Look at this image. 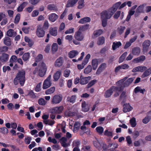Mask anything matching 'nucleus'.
Wrapping results in <instances>:
<instances>
[{
  "label": "nucleus",
  "mask_w": 151,
  "mask_h": 151,
  "mask_svg": "<svg viewBox=\"0 0 151 151\" xmlns=\"http://www.w3.org/2000/svg\"><path fill=\"white\" fill-rule=\"evenodd\" d=\"M126 141L127 142V144L129 146L132 143V141L130 137L128 136L126 137Z\"/></svg>",
  "instance_id": "nucleus-59"
},
{
  "label": "nucleus",
  "mask_w": 151,
  "mask_h": 151,
  "mask_svg": "<svg viewBox=\"0 0 151 151\" xmlns=\"http://www.w3.org/2000/svg\"><path fill=\"white\" fill-rule=\"evenodd\" d=\"M85 5L84 0H80L78 3V8L82 9L85 6Z\"/></svg>",
  "instance_id": "nucleus-39"
},
{
  "label": "nucleus",
  "mask_w": 151,
  "mask_h": 151,
  "mask_svg": "<svg viewBox=\"0 0 151 151\" xmlns=\"http://www.w3.org/2000/svg\"><path fill=\"white\" fill-rule=\"evenodd\" d=\"M123 111L125 113L130 111L133 109V108L129 103L124 104L123 106Z\"/></svg>",
  "instance_id": "nucleus-13"
},
{
  "label": "nucleus",
  "mask_w": 151,
  "mask_h": 151,
  "mask_svg": "<svg viewBox=\"0 0 151 151\" xmlns=\"http://www.w3.org/2000/svg\"><path fill=\"white\" fill-rule=\"evenodd\" d=\"M78 0H69L66 4L67 7L73 6L77 2Z\"/></svg>",
  "instance_id": "nucleus-19"
},
{
  "label": "nucleus",
  "mask_w": 151,
  "mask_h": 151,
  "mask_svg": "<svg viewBox=\"0 0 151 151\" xmlns=\"http://www.w3.org/2000/svg\"><path fill=\"white\" fill-rule=\"evenodd\" d=\"M58 49V45L56 43H54L52 46V53L55 52Z\"/></svg>",
  "instance_id": "nucleus-49"
},
{
  "label": "nucleus",
  "mask_w": 151,
  "mask_h": 151,
  "mask_svg": "<svg viewBox=\"0 0 151 151\" xmlns=\"http://www.w3.org/2000/svg\"><path fill=\"white\" fill-rule=\"evenodd\" d=\"M92 68L90 65H88L87 67L85 69L84 73L86 74H88L90 73L92 70Z\"/></svg>",
  "instance_id": "nucleus-50"
},
{
  "label": "nucleus",
  "mask_w": 151,
  "mask_h": 151,
  "mask_svg": "<svg viewBox=\"0 0 151 151\" xmlns=\"http://www.w3.org/2000/svg\"><path fill=\"white\" fill-rule=\"evenodd\" d=\"M23 50V48H20L15 50V53L17 54H19L20 55H21L23 54L22 51Z\"/></svg>",
  "instance_id": "nucleus-60"
},
{
  "label": "nucleus",
  "mask_w": 151,
  "mask_h": 151,
  "mask_svg": "<svg viewBox=\"0 0 151 151\" xmlns=\"http://www.w3.org/2000/svg\"><path fill=\"white\" fill-rule=\"evenodd\" d=\"M30 57V54L28 52L24 53L22 57L23 60L24 61H28Z\"/></svg>",
  "instance_id": "nucleus-45"
},
{
  "label": "nucleus",
  "mask_w": 151,
  "mask_h": 151,
  "mask_svg": "<svg viewBox=\"0 0 151 151\" xmlns=\"http://www.w3.org/2000/svg\"><path fill=\"white\" fill-rule=\"evenodd\" d=\"M114 130L111 128H107L105 131L104 134L105 135L109 137H112L113 135Z\"/></svg>",
  "instance_id": "nucleus-12"
},
{
  "label": "nucleus",
  "mask_w": 151,
  "mask_h": 151,
  "mask_svg": "<svg viewBox=\"0 0 151 151\" xmlns=\"http://www.w3.org/2000/svg\"><path fill=\"white\" fill-rule=\"evenodd\" d=\"M85 53L84 52H82L81 54V56L79 58L78 60L75 59H73L72 60V61L73 62H77L78 61H81L83 58L84 56Z\"/></svg>",
  "instance_id": "nucleus-56"
},
{
  "label": "nucleus",
  "mask_w": 151,
  "mask_h": 151,
  "mask_svg": "<svg viewBox=\"0 0 151 151\" xmlns=\"http://www.w3.org/2000/svg\"><path fill=\"white\" fill-rule=\"evenodd\" d=\"M67 139L65 137H63L60 140V143L62 146L63 147H66L68 146V145L66 143Z\"/></svg>",
  "instance_id": "nucleus-31"
},
{
  "label": "nucleus",
  "mask_w": 151,
  "mask_h": 151,
  "mask_svg": "<svg viewBox=\"0 0 151 151\" xmlns=\"http://www.w3.org/2000/svg\"><path fill=\"white\" fill-rule=\"evenodd\" d=\"M92 68L93 70H95L97 68L99 64V61L98 59H93L91 62Z\"/></svg>",
  "instance_id": "nucleus-18"
},
{
  "label": "nucleus",
  "mask_w": 151,
  "mask_h": 151,
  "mask_svg": "<svg viewBox=\"0 0 151 151\" xmlns=\"http://www.w3.org/2000/svg\"><path fill=\"white\" fill-rule=\"evenodd\" d=\"M120 91L118 86H112L105 92L104 96L106 98H109L113 92H115L114 96L117 97L119 95Z\"/></svg>",
  "instance_id": "nucleus-3"
},
{
  "label": "nucleus",
  "mask_w": 151,
  "mask_h": 151,
  "mask_svg": "<svg viewBox=\"0 0 151 151\" xmlns=\"http://www.w3.org/2000/svg\"><path fill=\"white\" fill-rule=\"evenodd\" d=\"M63 110V106H57L52 109V112L53 113L58 114L61 113Z\"/></svg>",
  "instance_id": "nucleus-15"
},
{
  "label": "nucleus",
  "mask_w": 151,
  "mask_h": 151,
  "mask_svg": "<svg viewBox=\"0 0 151 151\" xmlns=\"http://www.w3.org/2000/svg\"><path fill=\"white\" fill-rule=\"evenodd\" d=\"M105 42V38L104 37H99L97 41V44L100 45L103 44Z\"/></svg>",
  "instance_id": "nucleus-44"
},
{
  "label": "nucleus",
  "mask_w": 151,
  "mask_h": 151,
  "mask_svg": "<svg viewBox=\"0 0 151 151\" xmlns=\"http://www.w3.org/2000/svg\"><path fill=\"white\" fill-rule=\"evenodd\" d=\"M122 45V43L120 42H115L113 43L112 49L113 50H115L118 48Z\"/></svg>",
  "instance_id": "nucleus-26"
},
{
  "label": "nucleus",
  "mask_w": 151,
  "mask_h": 151,
  "mask_svg": "<svg viewBox=\"0 0 151 151\" xmlns=\"http://www.w3.org/2000/svg\"><path fill=\"white\" fill-rule=\"evenodd\" d=\"M61 73V71L59 70L57 71L54 75L53 77L54 81H57L59 78Z\"/></svg>",
  "instance_id": "nucleus-27"
},
{
  "label": "nucleus",
  "mask_w": 151,
  "mask_h": 151,
  "mask_svg": "<svg viewBox=\"0 0 151 151\" xmlns=\"http://www.w3.org/2000/svg\"><path fill=\"white\" fill-rule=\"evenodd\" d=\"M120 4V2H118L114 4L108 10L112 16L118 9Z\"/></svg>",
  "instance_id": "nucleus-7"
},
{
  "label": "nucleus",
  "mask_w": 151,
  "mask_h": 151,
  "mask_svg": "<svg viewBox=\"0 0 151 151\" xmlns=\"http://www.w3.org/2000/svg\"><path fill=\"white\" fill-rule=\"evenodd\" d=\"M145 59V56L144 55H142L138 58L134 59L133 61L134 62L137 63L142 62L144 61Z\"/></svg>",
  "instance_id": "nucleus-32"
},
{
  "label": "nucleus",
  "mask_w": 151,
  "mask_h": 151,
  "mask_svg": "<svg viewBox=\"0 0 151 151\" xmlns=\"http://www.w3.org/2000/svg\"><path fill=\"white\" fill-rule=\"evenodd\" d=\"M79 52L76 50H73L70 51L68 54V56L70 58H73L77 56Z\"/></svg>",
  "instance_id": "nucleus-20"
},
{
  "label": "nucleus",
  "mask_w": 151,
  "mask_h": 151,
  "mask_svg": "<svg viewBox=\"0 0 151 151\" xmlns=\"http://www.w3.org/2000/svg\"><path fill=\"white\" fill-rule=\"evenodd\" d=\"M106 67V64L105 63L101 64L97 69L96 73V74H99Z\"/></svg>",
  "instance_id": "nucleus-25"
},
{
  "label": "nucleus",
  "mask_w": 151,
  "mask_h": 151,
  "mask_svg": "<svg viewBox=\"0 0 151 151\" xmlns=\"http://www.w3.org/2000/svg\"><path fill=\"white\" fill-rule=\"evenodd\" d=\"M150 45V42L149 40L145 41L142 45L143 52L144 53L147 52L148 50L149 47Z\"/></svg>",
  "instance_id": "nucleus-11"
},
{
  "label": "nucleus",
  "mask_w": 151,
  "mask_h": 151,
  "mask_svg": "<svg viewBox=\"0 0 151 151\" xmlns=\"http://www.w3.org/2000/svg\"><path fill=\"white\" fill-rule=\"evenodd\" d=\"M129 123L132 127H135L137 124L136 119L133 117L130 120Z\"/></svg>",
  "instance_id": "nucleus-46"
},
{
  "label": "nucleus",
  "mask_w": 151,
  "mask_h": 151,
  "mask_svg": "<svg viewBox=\"0 0 151 151\" xmlns=\"http://www.w3.org/2000/svg\"><path fill=\"white\" fill-rule=\"evenodd\" d=\"M126 27L124 26H120L117 28V31L121 35L123 33Z\"/></svg>",
  "instance_id": "nucleus-55"
},
{
  "label": "nucleus",
  "mask_w": 151,
  "mask_h": 151,
  "mask_svg": "<svg viewBox=\"0 0 151 151\" xmlns=\"http://www.w3.org/2000/svg\"><path fill=\"white\" fill-rule=\"evenodd\" d=\"M47 9L51 11L55 10H56L57 8L54 4H50L48 5Z\"/></svg>",
  "instance_id": "nucleus-54"
},
{
  "label": "nucleus",
  "mask_w": 151,
  "mask_h": 151,
  "mask_svg": "<svg viewBox=\"0 0 151 151\" xmlns=\"http://www.w3.org/2000/svg\"><path fill=\"white\" fill-rule=\"evenodd\" d=\"M28 3L27 2H24L21 4L17 8V11L18 12H22L23 9L25 6L27 5Z\"/></svg>",
  "instance_id": "nucleus-34"
},
{
  "label": "nucleus",
  "mask_w": 151,
  "mask_h": 151,
  "mask_svg": "<svg viewBox=\"0 0 151 151\" xmlns=\"http://www.w3.org/2000/svg\"><path fill=\"white\" fill-rule=\"evenodd\" d=\"M4 44L8 46H10L11 44L10 38L8 37H5L3 39Z\"/></svg>",
  "instance_id": "nucleus-30"
},
{
  "label": "nucleus",
  "mask_w": 151,
  "mask_h": 151,
  "mask_svg": "<svg viewBox=\"0 0 151 151\" xmlns=\"http://www.w3.org/2000/svg\"><path fill=\"white\" fill-rule=\"evenodd\" d=\"M121 14V11H117L114 14L113 17L114 19H117L119 17Z\"/></svg>",
  "instance_id": "nucleus-62"
},
{
  "label": "nucleus",
  "mask_w": 151,
  "mask_h": 151,
  "mask_svg": "<svg viewBox=\"0 0 151 151\" xmlns=\"http://www.w3.org/2000/svg\"><path fill=\"white\" fill-rule=\"evenodd\" d=\"M6 35L9 37H14L16 35V32L12 29H9L7 32Z\"/></svg>",
  "instance_id": "nucleus-33"
},
{
  "label": "nucleus",
  "mask_w": 151,
  "mask_h": 151,
  "mask_svg": "<svg viewBox=\"0 0 151 151\" xmlns=\"http://www.w3.org/2000/svg\"><path fill=\"white\" fill-rule=\"evenodd\" d=\"M103 32V31L102 29H98L95 30L94 31L93 37V38H95L97 37L102 34Z\"/></svg>",
  "instance_id": "nucleus-29"
},
{
  "label": "nucleus",
  "mask_w": 151,
  "mask_h": 151,
  "mask_svg": "<svg viewBox=\"0 0 151 151\" xmlns=\"http://www.w3.org/2000/svg\"><path fill=\"white\" fill-rule=\"evenodd\" d=\"M50 34L53 36H56L58 34L57 28L56 27H51L50 29Z\"/></svg>",
  "instance_id": "nucleus-24"
},
{
  "label": "nucleus",
  "mask_w": 151,
  "mask_h": 151,
  "mask_svg": "<svg viewBox=\"0 0 151 151\" xmlns=\"http://www.w3.org/2000/svg\"><path fill=\"white\" fill-rule=\"evenodd\" d=\"M127 52H124L120 57L119 60V63L122 62L124 59L125 57L127 56Z\"/></svg>",
  "instance_id": "nucleus-57"
},
{
  "label": "nucleus",
  "mask_w": 151,
  "mask_h": 151,
  "mask_svg": "<svg viewBox=\"0 0 151 151\" xmlns=\"http://www.w3.org/2000/svg\"><path fill=\"white\" fill-rule=\"evenodd\" d=\"M96 132L100 134H102L104 131V129L103 127H98L96 128Z\"/></svg>",
  "instance_id": "nucleus-61"
},
{
  "label": "nucleus",
  "mask_w": 151,
  "mask_h": 151,
  "mask_svg": "<svg viewBox=\"0 0 151 151\" xmlns=\"http://www.w3.org/2000/svg\"><path fill=\"white\" fill-rule=\"evenodd\" d=\"M93 144L97 149L100 150H101V147L103 149L102 151H104V148H105L104 151H107L106 149V145L105 144L99 142L97 139H96L93 142Z\"/></svg>",
  "instance_id": "nucleus-4"
},
{
  "label": "nucleus",
  "mask_w": 151,
  "mask_h": 151,
  "mask_svg": "<svg viewBox=\"0 0 151 151\" xmlns=\"http://www.w3.org/2000/svg\"><path fill=\"white\" fill-rule=\"evenodd\" d=\"M91 19L90 18L88 17H86L82 18L78 21V23L80 24H85L87 22H90Z\"/></svg>",
  "instance_id": "nucleus-23"
},
{
  "label": "nucleus",
  "mask_w": 151,
  "mask_h": 151,
  "mask_svg": "<svg viewBox=\"0 0 151 151\" xmlns=\"http://www.w3.org/2000/svg\"><path fill=\"white\" fill-rule=\"evenodd\" d=\"M75 38L78 41H81L83 39V35L80 32L75 33L74 35Z\"/></svg>",
  "instance_id": "nucleus-21"
},
{
  "label": "nucleus",
  "mask_w": 151,
  "mask_h": 151,
  "mask_svg": "<svg viewBox=\"0 0 151 151\" xmlns=\"http://www.w3.org/2000/svg\"><path fill=\"white\" fill-rule=\"evenodd\" d=\"M62 97L60 95H55L52 98V103L57 104L59 103L62 101Z\"/></svg>",
  "instance_id": "nucleus-10"
},
{
  "label": "nucleus",
  "mask_w": 151,
  "mask_h": 151,
  "mask_svg": "<svg viewBox=\"0 0 151 151\" xmlns=\"http://www.w3.org/2000/svg\"><path fill=\"white\" fill-rule=\"evenodd\" d=\"M55 90V87H52L46 90L45 91V93L46 95L50 94L53 93Z\"/></svg>",
  "instance_id": "nucleus-42"
},
{
  "label": "nucleus",
  "mask_w": 151,
  "mask_h": 151,
  "mask_svg": "<svg viewBox=\"0 0 151 151\" xmlns=\"http://www.w3.org/2000/svg\"><path fill=\"white\" fill-rule=\"evenodd\" d=\"M36 34L39 37H42L44 36L45 32L41 25H39L37 26Z\"/></svg>",
  "instance_id": "nucleus-8"
},
{
  "label": "nucleus",
  "mask_w": 151,
  "mask_h": 151,
  "mask_svg": "<svg viewBox=\"0 0 151 151\" xmlns=\"http://www.w3.org/2000/svg\"><path fill=\"white\" fill-rule=\"evenodd\" d=\"M140 52V49L139 47H135L133 49L132 53L134 55H139Z\"/></svg>",
  "instance_id": "nucleus-41"
},
{
  "label": "nucleus",
  "mask_w": 151,
  "mask_h": 151,
  "mask_svg": "<svg viewBox=\"0 0 151 151\" xmlns=\"http://www.w3.org/2000/svg\"><path fill=\"white\" fill-rule=\"evenodd\" d=\"M63 62V58L62 57H60L56 60L55 64L56 66L59 67L62 65Z\"/></svg>",
  "instance_id": "nucleus-16"
},
{
  "label": "nucleus",
  "mask_w": 151,
  "mask_h": 151,
  "mask_svg": "<svg viewBox=\"0 0 151 151\" xmlns=\"http://www.w3.org/2000/svg\"><path fill=\"white\" fill-rule=\"evenodd\" d=\"M58 16L55 13H51L48 15V18L50 21L54 22L58 18Z\"/></svg>",
  "instance_id": "nucleus-17"
},
{
  "label": "nucleus",
  "mask_w": 151,
  "mask_h": 151,
  "mask_svg": "<svg viewBox=\"0 0 151 151\" xmlns=\"http://www.w3.org/2000/svg\"><path fill=\"white\" fill-rule=\"evenodd\" d=\"M52 80L51 76L49 75L45 79L43 83L42 88L43 89H46L50 87L52 85Z\"/></svg>",
  "instance_id": "nucleus-5"
},
{
  "label": "nucleus",
  "mask_w": 151,
  "mask_h": 151,
  "mask_svg": "<svg viewBox=\"0 0 151 151\" xmlns=\"http://www.w3.org/2000/svg\"><path fill=\"white\" fill-rule=\"evenodd\" d=\"M82 111L84 112L88 111L89 109V107L88 104L86 103L85 101H83L82 104Z\"/></svg>",
  "instance_id": "nucleus-22"
},
{
  "label": "nucleus",
  "mask_w": 151,
  "mask_h": 151,
  "mask_svg": "<svg viewBox=\"0 0 151 151\" xmlns=\"http://www.w3.org/2000/svg\"><path fill=\"white\" fill-rule=\"evenodd\" d=\"M101 19H110L112 17L111 14L108 10L102 12L100 14Z\"/></svg>",
  "instance_id": "nucleus-9"
},
{
  "label": "nucleus",
  "mask_w": 151,
  "mask_h": 151,
  "mask_svg": "<svg viewBox=\"0 0 151 151\" xmlns=\"http://www.w3.org/2000/svg\"><path fill=\"white\" fill-rule=\"evenodd\" d=\"M151 118V116H148V113L147 116L143 120L142 122L144 123L147 124Z\"/></svg>",
  "instance_id": "nucleus-58"
},
{
  "label": "nucleus",
  "mask_w": 151,
  "mask_h": 151,
  "mask_svg": "<svg viewBox=\"0 0 151 151\" xmlns=\"http://www.w3.org/2000/svg\"><path fill=\"white\" fill-rule=\"evenodd\" d=\"M65 40H68L70 42H71L73 39V37L71 35H68L65 36Z\"/></svg>",
  "instance_id": "nucleus-64"
},
{
  "label": "nucleus",
  "mask_w": 151,
  "mask_h": 151,
  "mask_svg": "<svg viewBox=\"0 0 151 151\" xmlns=\"http://www.w3.org/2000/svg\"><path fill=\"white\" fill-rule=\"evenodd\" d=\"M27 92L28 94L27 96H29L30 98L32 99H34L36 98V96L32 91H28Z\"/></svg>",
  "instance_id": "nucleus-51"
},
{
  "label": "nucleus",
  "mask_w": 151,
  "mask_h": 151,
  "mask_svg": "<svg viewBox=\"0 0 151 151\" xmlns=\"http://www.w3.org/2000/svg\"><path fill=\"white\" fill-rule=\"evenodd\" d=\"M146 6V4H143L139 6L136 9V12L137 13L143 12L144 8Z\"/></svg>",
  "instance_id": "nucleus-40"
},
{
  "label": "nucleus",
  "mask_w": 151,
  "mask_h": 151,
  "mask_svg": "<svg viewBox=\"0 0 151 151\" xmlns=\"http://www.w3.org/2000/svg\"><path fill=\"white\" fill-rule=\"evenodd\" d=\"M24 40L26 42L28 43V45L29 47H32L34 44L33 41L27 36L25 37Z\"/></svg>",
  "instance_id": "nucleus-36"
},
{
  "label": "nucleus",
  "mask_w": 151,
  "mask_h": 151,
  "mask_svg": "<svg viewBox=\"0 0 151 151\" xmlns=\"http://www.w3.org/2000/svg\"><path fill=\"white\" fill-rule=\"evenodd\" d=\"M129 97L128 94L127 93H126V92L124 91H123L122 92L120 96L121 99L123 100L124 101H125Z\"/></svg>",
  "instance_id": "nucleus-35"
},
{
  "label": "nucleus",
  "mask_w": 151,
  "mask_h": 151,
  "mask_svg": "<svg viewBox=\"0 0 151 151\" xmlns=\"http://www.w3.org/2000/svg\"><path fill=\"white\" fill-rule=\"evenodd\" d=\"M89 26V24H87L80 26L79 27V31L80 32L84 31L88 28Z\"/></svg>",
  "instance_id": "nucleus-43"
},
{
  "label": "nucleus",
  "mask_w": 151,
  "mask_h": 151,
  "mask_svg": "<svg viewBox=\"0 0 151 151\" xmlns=\"http://www.w3.org/2000/svg\"><path fill=\"white\" fill-rule=\"evenodd\" d=\"M42 83H38L35 88V90L36 92H39L41 90V86Z\"/></svg>",
  "instance_id": "nucleus-63"
},
{
  "label": "nucleus",
  "mask_w": 151,
  "mask_h": 151,
  "mask_svg": "<svg viewBox=\"0 0 151 151\" xmlns=\"http://www.w3.org/2000/svg\"><path fill=\"white\" fill-rule=\"evenodd\" d=\"M46 101L43 99L41 98L38 101V103L39 105L41 106H45L47 103Z\"/></svg>",
  "instance_id": "nucleus-53"
},
{
  "label": "nucleus",
  "mask_w": 151,
  "mask_h": 151,
  "mask_svg": "<svg viewBox=\"0 0 151 151\" xmlns=\"http://www.w3.org/2000/svg\"><path fill=\"white\" fill-rule=\"evenodd\" d=\"M76 98V96L75 95H73L71 97H68L67 99L68 101L73 103L75 102Z\"/></svg>",
  "instance_id": "nucleus-52"
},
{
  "label": "nucleus",
  "mask_w": 151,
  "mask_h": 151,
  "mask_svg": "<svg viewBox=\"0 0 151 151\" xmlns=\"http://www.w3.org/2000/svg\"><path fill=\"white\" fill-rule=\"evenodd\" d=\"M40 69L47 70V66L45 63L43 62H41L39 64Z\"/></svg>",
  "instance_id": "nucleus-48"
},
{
  "label": "nucleus",
  "mask_w": 151,
  "mask_h": 151,
  "mask_svg": "<svg viewBox=\"0 0 151 151\" xmlns=\"http://www.w3.org/2000/svg\"><path fill=\"white\" fill-rule=\"evenodd\" d=\"M9 58V55L6 53H3L0 56V60L2 62H6Z\"/></svg>",
  "instance_id": "nucleus-28"
},
{
  "label": "nucleus",
  "mask_w": 151,
  "mask_h": 151,
  "mask_svg": "<svg viewBox=\"0 0 151 151\" xmlns=\"http://www.w3.org/2000/svg\"><path fill=\"white\" fill-rule=\"evenodd\" d=\"M91 57V55L90 54H88L85 57L84 60L83 61L81 64H78L77 68L78 69L81 70L83 69L85 66L88 63L89 60Z\"/></svg>",
  "instance_id": "nucleus-6"
},
{
  "label": "nucleus",
  "mask_w": 151,
  "mask_h": 151,
  "mask_svg": "<svg viewBox=\"0 0 151 151\" xmlns=\"http://www.w3.org/2000/svg\"><path fill=\"white\" fill-rule=\"evenodd\" d=\"M25 73L24 71H20L18 73L14 80L15 85H17L19 82L21 86H23L25 81Z\"/></svg>",
  "instance_id": "nucleus-2"
},
{
  "label": "nucleus",
  "mask_w": 151,
  "mask_h": 151,
  "mask_svg": "<svg viewBox=\"0 0 151 151\" xmlns=\"http://www.w3.org/2000/svg\"><path fill=\"white\" fill-rule=\"evenodd\" d=\"M134 91L135 93H137L139 92L144 94V92L146 91L145 89L143 88V89H141V88L139 86H137L134 89Z\"/></svg>",
  "instance_id": "nucleus-38"
},
{
  "label": "nucleus",
  "mask_w": 151,
  "mask_h": 151,
  "mask_svg": "<svg viewBox=\"0 0 151 151\" xmlns=\"http://www.w3.org/2000/svg\"><path fill=\"white\" fill-rule=\"evenodd\" d=\"M46 71L43 69H39L38 70V75L40 77H43L45 75Z\"/></svg>",
  "instance_id": "nucleus-47"
},
{
  "label": "nucleus",
  "mask_w": 151,
  "mask_h": 151,
  "mask_svg": "<svg viewBox=\"0 0 151 151\" xmlns=\"http://www.w3.org/2000/svg\"><path fill=\"white\" fill-rule=\"evenodd\" d=\"M151 74V68H150L147 70H145V72L143 73L141 76L142 78H144L145 77L148 76Z\"/></svg>",
  "instance_id": "nucleus-37"
},
{
  "label": "nucleus",
  "mask_w": 151,
  "mask_h": 151,
  "mask_svg": "<svg viewBox=\"0 0 151 151\" xmlns=\"http://www.w3.org/2000/svg\"><path fill=\"white\" fill-rule=\"evenodd\" d=\"M91 79V77L90 76L83 77L81 76L80 77V83L82 85L86 84Z\"/></svg>",
  "instance_id": "nucleus-14"
},
{
  "label": "nucleus",
  "mask_w": 151,
  "mask_h": 151,
  "mask_svg": "<svg viewBox=\"0 0 151 151\" xmlns=\"http://www.w3.org/2000/svg\"><path fill=\"white\" fill-rule=\"evenodd\" d=\"M127 78V77H126L116 83V86L118 87L120 91L123 90L125 87L129 86L134 79V77L131 78L125 81Z\"/></svg>",
  "instance_id": "nucleus-1"
}]
</instances>
